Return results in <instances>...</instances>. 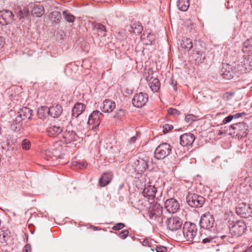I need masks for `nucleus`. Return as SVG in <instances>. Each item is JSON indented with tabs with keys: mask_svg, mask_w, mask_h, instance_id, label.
I'll return each instance as SVG.
<instances>
[{
	"mask_svg": "<svg viewBox=\"0 0 252 252\" xmlns=\"http://www.w3.org/2000/svg\"><path fill=\"white\" fill-rule=\"evenodd\" d=\"M245 65L246 63L243 64L242 63L241 64L234 63L232 64L223 63L220 74L224 79L230 80L235 74L245 72L247 69Z\"/></svg>",
	"mask_w": 252,
	"mask_h": 252,
	"instance_id": "nucleus-1",
	"label": "nucleus"
},
{
	"mask_svg": "<svg viewBox=\"0 0 252 252\" xmlns=\"http://www.w3.org/2000/svg\"><path fill=\"white\" fill-rule=\"evenodd\" d=\"M148 158L139 157L132 158L130 163L134 171L137 174L144 173L148 168Z\"/></svg>",
	"mask_w": 252,
	"mask_h": 252,
	"instance_id": "nucleus-2",
	"label": "nucleus"
},
{
	"mask_svg": "<svg viewBox=\"0 0 252 252\" xmlns=\"http://www.w3.org/2000/svg\"><path fill=\"white\" fill-rule=\"evenodd\" d=\"M150 206L147 207L148 209V214L150 219L151 220H158V221L159 219L161 221L162 220V207L157 202H149Z\"/></svg>",
	"mask_w": 252,
	"mask_h": 252,
	"instance_id": "nucleus-3",
	"label": "nucleus"
},
{
	"mask_svg": "<svg viewBox=\"0 0 252 252\" xmlns=\"http://www.w3.org/2000/svg\"><path fill=\"white\" fill-rule=\"evenodd\" d=\"M197 233V226L193 223L186 222L183 226V237L188 241H192Z\"/></svg>",
	"mask_w": 252,
	"mask_h": 252,
	"instance_id": "nucleus-4",
	"label": "nucleus"
},
{
	"mask_svg": "<svg viewBox=\"0 0 252 252\" xmlns=\"http://www.w3.org/2000/svg\"><path fill=\"white\" fill-rule=\"evenodd\" d=\"M247 226L242 220L233 221L229 226L230 233L233 237H238L245 232Z\"/></svg>",
	"mask_w": 252,
	"mask_h": 252,
	"instance_id": "nucleus-5",
	"label": "nucleus"
},
{
	"mask_svg": "<svg viewBox=\"0 0 252 252\" xmlns=\"http://www.w3.org/2000/svg\"><path fill=\"white\" fill-rule=\"evenodd\" d=\"M186 200L188 205L192 208H201L205 201L204 197L195 193H188Z\"/></svg>",
	"mask_w": 252,
	"mask_h": 252,
	"instance_id": "nucleus-6",
	"label": "nucleus"
},
{
	"mask_svg": "<svg viewBox=\"0 0 252 252\" xmlns=\"http://www.w3.org/2000/svg\"><path fill=\"white\" fill-rule=\"evenodd\" d=\"M171 151V146L167 143L159 144L155 151V157L158 159H162L167 157Z\"/></svg>",
	"mask_w": 252,
	"mask_h": 252,
	"instance_id": "nucleus-7",
	"label": "nucleus"
},
{
	"mask_svg": "<svg viewBox=\"0 0 252 252\" xmlns=\"http://www.w3.org/2000/svg\"><path fill=\"white\" fill-rule=\"evenodd\" d=\"M236 213L241 217L249 218L252 216V208L249 204L240 202L236 207Z\"/></svg>",
	"mask_w": 252,
	"mask_h": 252,
	"instance_id": "nucleus-8",
	"label": "nucleus"
},
{
	"mask_svg": "<svg viewBox=\"0 0 252 252\" xmlns=\"http://www.w3.org/2000/svg\"><path fill=\"white\" fill-rule=\"evenodd\" d=\"M130 201L133 206L137 209H144L149 204V200L140 193L131 197Z\"/></svg>",
	"mask_w": 252,
	"mask_h": 252,
	"instance_id": "nucleus-9",
	"label": "nucleus"
},
{
	"mask_svg": "<svg viewBox=\"0 0 252 252\" xmlns=\"http://www.w3.org/2000/svg\"><path fill=\"white\" fill-rule=\"evenodd\" d=\"M248 126L245 123H238L231 125L229 127L230 134H236L243 136L247 133Z\"/></svg>",
	"mask_w": 252,
	"mask_h": 252,
	"instance_id": "nucleus-10",
	"label": "nucleus"
},
{
	"mask_svg": "<svg viewBox=\"0 0 252 252\" xmlns=\"http://www.w3.org/2000/svg\"><path fill=\"white\" fill-rule=\"evenodd\" d=\"M215 220L213 216L209 212L204 214L200 218V226L206 229H209L213 227L214 224Z\"/></svg>",
	"mask_w": 252,
	"mask_h": 252,
	"instance_id": "nucleus-11",
	"label": "nucleus"
},
{
	"mask_svg": "<svg viewBox=\"0 0 252 252\" xmlns=\"http://www.w3.org/2000/svg\"><path fill=\"white\" fill-rule=\"evenodd\" d=\"M103 115L99 111H94L90 115L88 121V124L89 125H93L92 129L95 130L99 126L101 117H103Z\"/></svg>",
	"mask_w": 252,
	"mask_h": 252,
	"instance_id": "nucleus-12",
	"label": "nucleus"
},
{
	"mask_svg": "<svg viewBox=\"0 0 252 252\" xmlns=\"http://www.w3.org/2000/svg\"><path fill=\"white\" fill-rule=\"evenodd\" d=\"M167 228L172 231H176L182 225V220L178 217L174 216L168 219L166 221Z\"/></svg>",
	"mask_w": 252,
	"mask_h": 252,
	"instance_id": "nucleus-13",
	"label": "nucleus"
},
{
	"mask_svg": "<svg viewBox=\"0 0 252 252\" xmlns=\"http://www.w3.org/2000/svg\"><path fill=\"white\" fill-rule=\"evenodd\" d=\"M148 100V95L146 93H140L134 95L132 100L133 105L136 107H142Z\"/></svg>",
	"mask_w": 252,
	"mask_h": 252,
	"instance_id": "nucleus-14",
	"label": "nucleus"
},
{
	"mask_svg": "<svg viewBox=\"0 0 252 252\" xmlns=\"http://www.w3.org/2000/svg\"><path fill=\"white\" fill-rule=\"evenodd\" d=\"M164 208L167 212L174 214L179 210L180 204L176 199L171 198L166 200Z\"/></svg>",
	"mask_w": 252,
	"mask_h": 252,
	"instance_id": "nucleus-15",
	"label": "nucleus"
},
{
	"mask_svg": "<svg viewBox=\"0 0 252 252\" xmlns=\"http://www.w3.org/2000/svg\"><path fill=\"white\" fill-rule=\"evenodd\" d=\"M14 19L13 13L9 10H3L0 11V24L7 25L12 23Z\"/></svg>",
	"mask_w": 252,
	"mask_h": 252,
	"instance_id": "nucleus-16",
	"label": "nucleus"
},
{
	"mask_svg": "<svg viewBox=\"0 0 252 252\" xmlns=\"http://www.w3.org/2000/svg\"><path fill=\"white\" fill-rule=\"evenodd\" d=\"M180 144L182 146H190L195 140L194 135L191 133H186L180 136Z\"/></svg>",
	"mask_w": 252,
	"mask_h": 252,
	"instance_id": "nucleus-17",
	"label": "nucleus"
},
{
	"mask_svg": "<svg viewBox=\"0 0 252 252\" xmlns=\"http://www.w3.org/2000/svg\"><path fill=\"white\" fill-rule=\"evenodd\" d=\"M157 192V189L154 186L149 185L145 187L141 194L143 195L147 199L153 200Z\"/></svg>",
	"mask_w": 252,
	"mask_h": 252,
	"instance_id": "nucleus-18",
	"label": "nucleus"
},
{
	"mask_svg": "<svg viewBox=\"0 0 252 252\" xmlns=\"http://www.w3.org/2000/svg\"><path fill=\"white\" fill-rule=\"evenodd\" d=\"M63 131L62 127L55 125H50L46 129L47 134L51 137L56 136Z\"/></svg>",
	"mask_w": 252,
	"mask_h": 252,
	"instance_id": "nucleus-19",
	"label": "nucleus"
},
{
	"mask_svg": "<svg viewBox=\"0 0 252 252\" xmlns=\"http://www.w3.org/2000/svg\"><path fill=\"white\" fill-rule=\"evenodd\" d=\"M86 106L82 103H76L72 109V115L77 118L85 110Z\"/></svg>",
	"mask_w": 252,
	"mask_h": 252,
	"instance_id": "nucleus-20",
	"label": "nucleus"
},
{
	"mask_svg": "<svg viewBox=\"0 0 252 252\" xmlns=\"http://www.w3.org/2000/svg\"><path fill=\"white\" fill-rule=\"evenodd\" d=\"M49 109L50 110L49 115L54 118H58L63 112L62 107L59 104H55L49 108Z\"/></svg>",
	"mask_w": 252,
	"mask_h": 252,
	"instance_id": "nucleus-21",
	"label": "nucleus"
},
{
	"mask_svg": "<svg viewBox=\"0 0 252 252\" xmlns=\"http://www.w3.org/2000/svg\"><path fill=\"white\" fill-rule=\"evenodd\" d=\"M63 137L66 143H71L73 141L77 140V135L73 131L65 130L63 133Z\"/></svg>",
	"mask_w": 252,
	"mask_h": 252,
	"instance_id": "nucleus-22",
	"label": "nucleus"
},
{
	"mask_svg": "<svg viewBox=\"0 0 252 252\" xmlns=\"http://www.w3.org/2000/svg\"><path fill=\"white\" fill-rule=\"evenodd\" d=\"M18 113L19 116L23 120H29L32 118V111L28 107H23Z\"/></svg>",
	"mask_w": 252,
	"mask_h": 252,
	"instance_id": "nucleus-23",
	"label": "nucleus"
},
{
	"mask_svg": "<svg viewBox=\"0 0 252 252\" xmlns=\"http://www.w3.org/2000/svg\"><path fill=\"white\" fill-rule=\"evenodd\" d=\"M32 8L31 14L32 16L40 17L43 15L44 13V8L41 5H34L31 6Z\"/></svg>",
	"mask_w": 252,
	"mask_h": 252,
	"instance_id": "nucleus-24",
	"label": "nucleus"
},
{
	"mask_svg": "<svg viewBox=\"0 0 252 252\" xmlns=\"http://www.w3.org/2000/svg\"><path fill=\"white\" fill-rule=\"evenodd\" d=\"M115 103L109 99L105 100L103 102L102 111L103 112H111L115 108Z\"/></svg>",
	"mask_w": 252,
	"mask_h": 252,
	"instance_id": "nucleus-25",
	"label": "nucleus"
},
{
	"mask_svg": "<svg viewBox=\"0 0 252 252\" xmlns=\"http://www.w3.org/2000/svg\"><path fill=\"white\" fill-rule=\"evenodd\" d=\"M242 51L248 56L252 55V38L247 39L244 42Z\"/></svg>",
	"mask_w": 252,
	"mask_h": 252,
	"instance_id": "nucleus-26",
	"label": "nucleus"
},
{
	"mask_svg": "<svg viewBox=\"0 0 252 252\" xmlns=\"http://www.w3.org/2000/svg\"><path fill=\"white\" fill-rule=\"evenodd\" d=\"M112 174L111 172L105 173L103 174L99 179V184L101 187H104L108 185L112 178Z\"/></svg>",
	"mask_w": 252,
	"mask_h": 252,
	"instance_id": "nucleus-27",
	"label": "nucleus"
},
{
	"mask_svg": "<svg viewBox=\"0 0 252 252\" xmlns=\"http://www.w3.org/2000/svg\"><path fill=\"white\" fill-rule=\"evenodd\" d=\"M50 110L47 106H41L37 111L38 117L40 119H44L49 115Z\"/></svg>",
	"mask_w": 252,
	"mask_h": 252,
	"instance_id": "nucleus-28",
	"label": "nucleus"
},
{
	"mask_svg": "<svg viewBox=\"0 0 252 252\" xmlns=\"http://www.w3.org/2000/svg\"><path fill=\"white\" fill-rule=\"evenodd\" d=\"M177 6L179 10L186 11L189 6V0H178Z\"/></svg>",
	"mask_w": 252,
	"mask_h": 252,
	"instance_id": "nucleus-29",
	"label": "nucleus"
},
{
	"mask_svg": "<svg viewBox=\"0 0 252 252\" xmlns=\"http://www.w3.org/2000/svg\"><path fill=\"white\" fill-rule=\"evenodd\" d=\"M49 17L52 21L58 23L60 21L61 19V13L59 11H54L50 14Z\"/></svg>",
	"mask_w": 252,
	"mask_h": 252,
	"instance_id": "nucleus-30",
	"label": "nucleus"
},
{
	"mask_svg": "<svg viewBox=\"0 0 252 252\" xmlns=\"http://www.w3.org/2000/svg\"><path fill=\"white\" fill-rule=\"evenodd\" d=\"M10 231L8 229H0V241L1 243L5 242L10 237Z\"/></svg>",
	"mask_w": 252,
	"mask_h": 252,
	"instance_id": "nucleus-31",
	"label": "nucleus"
},
{
	"mask_svg": "<svg viewBox=\"0 0 252 252\" xmlns=\"http://www.w3.org/2000/svg\"><path fill=\"white\" fill-rule=\"evenodd\" d=\"M130 28L134 33H140L143 30V27L139 22L133 23L131 25Z\"/></svg>",
	"mask_w": 252,
	"mask_h": 252,
	"instance_id": "nucleus-32",
	"label": "nucleus"
},
{
	"mask_svg": "<svg viewBox=\"0 0 252 252\" xmlns=\"http://www.w3.org/2000/svg\"><path fill=\"white\" fill-rule=\"evenodd\" d=\"M160 82L157 78H154L150 83V87L154 92H157L160 87Z\"/></svg>",
	"mask_w": 252,
	"mask_h": 252,
	"instance_id": "nucleus-33",
	"label": "nucleus"
},
{
	"mask_svg": "<svg viewBox=\"0 0 252 252\" xmlns=\"http://www.w3.org/2000/svg\"><path fill=\"white\" fill-rule=\"evenodd\" d=\"M181 46L187 51L190 50L193 47V44L191 40L187 38L183 40Z\"/></svg>",
	"mask_w": 252,
	"mask_h": 252,
	"instance_id": "nucleus-34",
	"label": "nucleus"
},
{
	"mask_svg": "<svg viewBox=\"0 0 252 252\" xmlns=\"http://www.w3.org/2000/svg\"><path fill=\"white\" fill-rule=\"evenodd\" d=\"M30 11L28 8L24 7L23 9H20L18 13L17 17L19 19H24L30 15Z\"/></svg>",
	"mask_w": 252,
	"mask_h": 252,
	"instance_id": "nucleus-35",
	"label": "nucleus"
},
{
	"mask_svg": "<svg viewBox=\"0 0 252 252\" xmlns=\"http://www.w3.org/2000/svg\"><path fill=\"white\" fill-rule=\"evenodd\" d=\"M63 15L67 22L73 23L75 19V16L72 15L70 13L65 10L63 12Z\"/></svg>",
	"mask_w": 252,
	"mask_h": 252,
	"instance_id": "nucleus-36",
	"label": "nucleus"
},
{
	"mask_svg": "<svg viewBox=\"0 0 252 252\" xmlns=\"http://www.w3.org/2000/svg\"><path fill=\"white\" fill-rule=\"evenodd\" d=\"M146 45H152L155 43L156 40V35L154 34L149 33L147 36Z\"/></svg>",
	"mask_w": 252,
	"mask_h": 252,
	"instance_id": "nucleus-37",
	"label": "nucleus"
},
{
	"mask_svg": "<svg viewBox=\"0 0 252 252\" xmlns=\"http://www.w3.org/2000/svg\"><path fill=\"white\" fill-rule=\"evenodd\" d=\"M95 28L98 32H101L103 36L105 35V32L106 31L105 27L100 23H96L94 25Z\"/></svg>",
	"mask_w": 252,
	"mask_h": 252,
	"instance_id": "nucleus-38",
	"label": "nucleus"
},
{
	"mask_svg": "<svg viewBox=\"0 0 252 252\" xmlns=\"http://www.w3.org/2000/svg\"><path fill=\"white\" fill-rule=\"evenodd\" d=\"M31 146V142L27 139H24L21 142V147L24 150H29Z\"/></svg>",
	"mask_w": 252,
	"mask_h": 252,
	"instance_id": "nucleus-39",
	"label": "nucleus"
},
{
	"mask_svg": "<svg viewBox=\"0 0 252 252\" xmlns=\"http://www.w3.org/2000/svg\"><path fill=\"white\" fill-rule=\"evenodd\" d=\"M196 117L192 114L187 115L185 118V121L189 124H191L193 122L196 121Z\"/></svg>",
	"mask_w": 252,
	"mask_h": 252,
	"instance_id": "nucleus-40",
	"label": "nucleus"
},
{
	"mask_svg": "<svg viewBox=\"0 0 252 252\" xmlns=\"http://www.w3.org/2000/svg\"><path fill=\"white\" fill-rule=\"evenodd\" d=\"M234 95V93L226 92L223 94V98L225 100H228L232 98Z\"/></svg>",
	"mask_w": 252,
	"mask_h": 252,
	"instance_id": "nucleus-41",
	"label": "nucleus"
},
{
	"mask_svg": "<svg viewBox=\"0 0 252 252\" xmlns=\"http://www.w3.org/2000/svg\"><path fill=\"white\" fill-rule=\"evenodd\" d=\"M173 128V126L172 125L165 124L163 125V131L164 133L168 132L169 130L172 129Z\"/></svg>",
	"mask_w": 252,
	"mask_h": 252,
	"instance_id": "nucleus-42",
	"label": "nucleus"
},
{
	"mask_svg": "<svg viewBox=\"0 0 252 252\" xmlns=\"http://www.w3.org/2000/svg\"><path fill=\"white\" fill-rule=\"evenodd\" d=\"M125 226L124 223L122 222H119L116 223L112 227V229L114 230H119L123 229Z\"/></svg>",
	"mask_w": 252,
	"mask_h": 252,
	"instance_id": "nucleus-43",
	"label": "nucleus"
},
{
	"mask_svg": "<svg viewBox=\"0 0 252 252\" xmlns=\"http://www.w3.org/2000/svg\"><path fill=\"white\" fill-rule=\"evenodd\" d=\"M168 112L170 115H179L180 114V112L176 109L170 108L168 109Z\"/></svg>",
	"mask_w": 252,
	"mask_h": 252,
	"instance_id": "nucleus-44",
	"label": "nucleus"
},
{
	"mask_svg": "<svg viewBox=\"0 0 252 252\" xmlns=\"http://www.w3.org/2000/svg\"><path fill=\"white\" fill-rule=\"evenodd\" d=\"M73 165L77 166L80 168H83L87 166V163L85 161L82 162H74L73 163Z\"/></svg>",
	"mask_w": 252,
	"mask_h": 252,
	"instance_id": "nucleus-45",
	"label": "nucleus"
},
{
	"mask_svg": "<svg viewBox=\"0 0 252 252\" xmlns=\"http://www.w3.org/2000/svg\"><path fill=\"white\" fill-rule=\"evenodd\" d=\"M129 231H128V230H124L119 234V236L122 239H125L127 237Z\"/></svg>",
	"mask_w": 252,
	"mask_h": 252,
	"instance_id": "nucleus-46",
	"label": "nucleus"
},
{
	"mask_svg": "<svg viewBox=\"0 0 252 252\" xmlns=\"http://www.w3.org/2000/svg\"><path fill=\"white\" fill-rule=\"evenodd\" d=\"M247 115V113L245 112H242V113H236L234 115H232L233 116V119H237L239 118L240 117H241L242 116H246Z\"/></svg>",
	"mask_w": 252,
	"mask_h": 252,
	"instance_id": "nucleus-47",
	"label": "nucleus"
},
{
	"mask_svg": "<svg viewBox=\"0 0 252 252\" xmlns=\"http://www.w3.org/2000/svg\"><path fill=\"white\" fill-rule=\"evenodd\" d=\"M201 237L202 239V243L204 244L210 243V242H212L213 240V238L210 237H207L206 238H203L202 236V234L201 235Z\"/></svg>",
	"mask_w": 252,
	"mask_h": 252,
	"instance_id": "nucleus-48",
	"label": "nucleus"
},
{
	"mask_svg": "<svg viewBox=\"0 0 252 252\" xmlns=\"http://www.w3.org/2000/svg\"><path fill=\"white\" fill-rule=\"evenodd\" d=\"M233 119V116L232 115H230L225 118H224L223 120V123L224 124H226L228 122H230Z\"/></svg>",
	"mask_w": 252,
	"mask_h": 252,
	"instance_id": "nucleus-49",
	"label": "nucleus"
},
{
	"mask_svg": "<svg viewBox=\"0 0 252 252\" xmlns=\"http://www.w3.org/2000/svg\"><path fill=\"white\" fill-rule=\"evenodd\" d=\"M23 252H31V247L29 244L26 245L24 249Z\"/></svg>",
	"mask_w": 252,
	"mask_h": 252,
	"instance_id": "nucleus-50",
	"label": "nucleus"
},
{
	"mask_svg": "<svg viewBox=\"0 0 252 252\" xmlns=\"http://www.w3.org/2000/svg\"><path fill=\"white\" fill-rule=\"evenodd\" d=\"M137 136L138 133H137L135 136H133L132 137H131V138L129 139V143L131 144L134 143L137 139Z\"/></svg>",
	"mask_w": 252,
	"mask_h": 252,
	"instance_id": "nucleus-51",
	"label": "nucleus"
},
{
	"mask_svg": "<svg viewBox=\"0 0 252 252\" xmlns=\"http://www.w3.org/2000/svg\"><path fill=\"white\" fill-rule=\"evenodd\" d=\"M166 250V248L164 247H157L156 248V251L157 252H163L164 251L165 252Z\"/></svg>",
	"mask_w": 252,
	"mask_h": 252,
	"instance_id": "nucleus-52",
	"label": "nucleus"
},
{
	"mask_svg": "<svg viewBox=\"0 0 252 252\" xmlns=\"http://www.w3.org/2000/svg\"><path fill=\"white\" fill-rule=\"evenodd\" d=\"M194 51L198 55H201L202 56V54L203 53V51L201 50H199V48L196 47L195 48Z\"/></svg>",
	"mask_w": 252,
	"mask_h": 252,
	"instance_id": "nucleus-53",
	"label": "nucleus"
},
{
	"mask_svg": "<svg viewBox=\"0 0 252 252\" xmlns=\"http://www.w3.org/2000/svg\"><path fill=\"white\" fill-rule=\"evenodd\" d=\"M4 44V40L3 38L0 36V49L2 48Z\"/></svg>",
	"mask_w": 252,
	"mask_h": 252,
	"instance_id": "nucleus-54",
	"label": "nucleus"
},
{
	"mask_svg": "<svg viewBox=\"0 0 252 252\" xmlns=\"http://www.w3.org/2000/svg\"><path fill=\"white\" fill-rule=\"evenodd\" d=\"M46 155L47 156H49V158H52V157L50 156V152L49 151H46Z\"/></svg>",
	"mask_w": 252,
	"mask_h": 252,
	"instance_id": "nucleus-55",
	"label": "nucleus"
},
{
	"mask_svg": "<svg viewBox=\"0 0 252 252\" xmlns=\"http://www.w3.org/2000/svg\"><path fill=\"white\" fill-rule=\"evenodd\" d=\"M171 85L173 86L174 89L175 91H177V88L176 87V84H174L173 82H172Z\"/></svg>",
	"mask_w": 252,
	"mask_h": 252,
	"instance_id": "nucleus-56",
	"label": "nucleus"
},
{
	"mask_svg": "<svg viewBox=\"0 0 252 252\" xmlns=\"http://www.w3.org/2000/svg\"><path fill=\"white\" fill-rule=\"evenodd\" d=\"M124 187V184H121L119 185V189H121Z\"/></svg>",
	"mask_w": 252,
	"mask_h": 252,
	"instance_id": "nucleus-57",
	"label": "nucleus"
},
{
	"mask_svg": "<svg viewBox=\"0 0 252 252\" xmlns=\"http://www.w3.org/2000/svg\"><path fill=\"white\" fill-rule=\"evenodd\" d=\"M245 252H252V250L251 249V248L246 250H245Z\"/></svg>",
	"mask_w": 252,
	"mask_h": 252,
	"instance_id": "nucleus-58",
	"label": "nucleus"
},
{
	"mask_svg": "<svg viewBox=\"0 0 252 252\" xmlns=\"http://www.w3.org/2000/svg\"><path fill=\"white\" fill-rule=\"evenodd\" d=\"M92 229L94 230H98V228L97 227H95V226H92Z\"/></svg>",
	"mask_w": 252,
	"mask_h": 252,
	"instance_id": "nucleus-59",
	"label": "nucleus"
},
{
	"mask_svg": "<svg viewBox=\"0 0 252 252\" xmlns=\"http://www.w3.org/2000/svg\"><path fill=\"white\" fill-rule=\"evenodd\" d=\"M182 237H183V236H182V234H179V239H182Z\"/></svg>",
	"mask_w": 252,
	"mask_h": 252,
	"instance_id": "nucleus-60",
	"label": "nucleus"
},
{
	"mask_svg": "<svg viewBox=\"0 0 252 252\" xmlns=\"http://www.w3.org/2000/svg\"><path fill=\"white\" fill-rule=\"evenodd\" d=\"M204 59H205V57H203V59H202V61H203V60H204ZM199 61H200V62H202V59H201V58H200V59H199Z\"/></svg>",
	"mask_w": 252,
	"mask_h": 252,
	"instance_id": "nucleus-61",
	"label": "nucleus"
},
{
	"mask_svg": "<svg viewBox=\"0 0 252 252\" xmlns=\"http://www.w3.org/2000/svg\"><path fill=\"white\" fill-rule=\"evenodd\" d=\"M199 44L202 47V48H203V46H202V44L203 43H199Z\"/></svg>",
	"mask_w": 252,
	"mask_h": 252,
	"instance_id": "nucleus-62",
	"label": "nucleus"
},
{
	"mask_svg": "<svg viewBox=\"0 0 252 252\" xmlns=\"http://www.w3.org/2000/svg\"><path fill=\"white\" fill-rule=\"evenodd\" d=\"M251 5H252V0H251Z\"/></svg>",
	"mask_w": 252,
	"mask_h": 252,
	"instance_id": "nucleus-63",
	"label": "nucleus"
},
{
	"mask_svg": "<svg viewBox=\"0 0 252 252\" xmlns=\"http://www.w3.org/2000/svg\"><path fill=\"white\" fill-rule=\"evenodd\" d=\"M163 252H165L164 251Z\"/></svg>",
	"mask_w": 252,
	"mask_h": 252,
	"instance_id": "nucleus-64",
	"label": "nucleus"
}]
</instances>
